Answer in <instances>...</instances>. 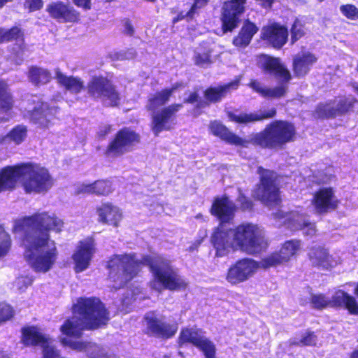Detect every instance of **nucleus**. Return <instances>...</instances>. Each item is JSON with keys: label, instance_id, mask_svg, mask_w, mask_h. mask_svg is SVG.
Listing matches in <instances>:
<instances>
[{"label": "nucleus", "instance_id": "nucleus-1", "mask_svg": "<svg viewBox=\"0 0 358 358\" xmlns=\"http://www.w3.org/2000/svg\"><path fill=\"white\" fill-rule=\"evenodd\" d=\"M63 221L55 213L42 212L24 217L20 227L24 231V256L31 268L38 273H47L56 262L58 252L50 231L59 232Z\"/></svg>", "mask_w": 358, "mask_h": 358}, {"label": "nucleus", "instance_id": "nucleus-2", "mask_svg": "<svg viewBox=\"0 0 358 358\" xmlns=\"http://www.w3.org/2000/svg\"><path fill=\"white\" fill-rule=\"evenodd\" d=\"M109 320L108 313L98 299L80 298L73 307V315L61 326L65 337L61 338L64 345L79 352H85L88 358H119L116 355L96 343L75 341L84 329H96Z\"/></svg>", "mask_w": 358, "mask_h": 358}, {"label": "nucleus", "instance_id": "nucleus-3", "mask_svg": "<svg viewBox=\"0 0 358 358\" xmlns=\"http://www.w3.org/2000/svg\"><path fill=\"white\" fill-rule=\"evenodd\" d=\"M142 265L150 266L154 277L150 285L155 290H176L186 286L185 280L178 275L169 260L161 257L154 259L150 256H143L138 259L135 254L129 253L115 255L108 262V277L115 283L113 288L117 289L131 280L137 275Z\"/></svg>", "mask_w": 358, "mask_h": 358}, {"label": "nucleus", "instance_id": "nucleus-4", "mask_svg": "<svg viewBox=\"0 0 358 358\" xmlns=\"http://www.w3.org/2000/svg\"><path fill=\"white\" fill-rule=\"evenodd\" d=\"M211 243L218 257L227 255L231 249L254 255L268 247L262 229L252 224H241L234 230H227L220 226L212 234Z\"/></svg>", "mask_w": 358, "mask_h": 358}, {"label": "nucleus", "instance_id": "nucleus-5", "mask_svg": "<svg viewBox=\"0 0 358 358\" xmlns=\"http://www.w3.org/2000/svg\"><path fill=\"white\" fill-rule=\"evenodd\" d=\"M21 179L27 193L45 194L54 185L48 169L37 164H27L6 167L0 172V192L13 188Z\"/></svg>", "mask_w": 358, "mask_h": 358}, {"label": "nucleus", "instance_id": "nucleus-6", "mask_svg": "<svg viewBox=\"0 0 358 358\" xmlns=\"http://www.w3.org/2000/svg\"><path fill=\"white\" fill-rule=\"evenodd\" d=\"M294 134L293 124L285 121H275L263 131L255 134L251 141L263 148H275L292 141Z\"/></svg>", "mask_w": 358, "mask_h": 358}, {"label": "nucleus", "instance_id": "nucleus-7", "mask_svg": "<svg viewBox=\"0 0 358 358\" xmlns=\"http://www.w3.org/2000/svg\"><path fill=\"white\" fill-rule=\"evenodd\" d=\"M258 173L260 175V185L254 192L253 196L267 206L276 205L280 200L278 188L275 181V172L259 167Z\"/></svg>", "mask_w": 358, "mask_h": 358}, {"label": "nucleus", "instance_id": "nucleus-8", "mask_svg": "<svg viewBox=\"0 0 358 358\" xmlns=\"http://www.w3.org/2000/svg\"><path fill=\"white\" fill-rule=\"evenodd\" d=\"M87 88L91 96L101 99L108 106H114L119 103L120 98L118 92L106 78H92L88 83Z\"/></svg>", "mask_w": 358, "mask_h": 358}, {"label": "nucleus", "instance_id": "nucleus-9", "mask_svg": "<svg viewBox=\"0 0 358 358\" xmlns=\"http://www.w3.org/2000/svg\"><path fill=\"white\" fill-rule=\"evenodd\" d=\"M259 268L258 262L251 258H243L229 267L226 280L231 285L243 282L253 277Z\"/></svg>", "mask_w": 358, "mask_h": 358}, {"label": "nucleus", "instance_id": "nucleus-10", "mask_svg": "<svg viewBox=\"0 0 358 358\" xmlns=\"http://www.w3.org/2000/svg\"><path fill=\"white\" fill-rule=\"evenodd\" d=\"M147 334L162 338L173 337L178 331V324L176 322L168 323L165 318L157 314L155 312H149L145 317Z\"/></svg>", "mask_w": 358, "mask_h": 358}, {"label": "nucleus", "instance_id": "nucleus-11", "mask_svg": "<svg viewBox=\"0 0 358 358\" xmlns=\"http://www.w3.org/2000/svg\"><path fill=\"white\" fill-rule=\"evenodd\" d=\"M355 99L352 96L336 97L318 105L315 115L320 118L334 117L342 115L353 106Z\"/></svg>", "mask_w": 358, "mask_h": 358}, {"label": "nucleus", "instance_id": "nucleus-12", "mask_svg": "<svg viewBox=\"0 0 358 358\" xmlns=\"http://www.w3.org/2000/svg\"><path fill=\"white\" fill-rule=\"evenodd\" d=\"M140 137L134 131L123 129L118 131L115 139L109 144L106 155L108 157H117L133 149L138 143Z\"/></svg>", "mask_w": 358, "mask_h": 358}, {"label": "nucleus", "instance_id": "nucleus-13", "mask_svg": "<svg viewBox=\"0 0 358 358\" xmlns=\"http://www.w3.org/2000/svg\"><path fill=\"white\" fill-rule=\"evenodd\" d=\"M192 343L199 348L204 353L206 358H215V348L214 345L203 334L201 329L186 328L181 331L179 343Z\"/></svg>", "mask_w": 358, "mask_h": 358}, {"label": "nucleus", "instance_id": "nucleus-14", "mask_svg": "<svg viewBox=\"0 0 358 358\" xmlns=\"http://www.w3.org/2000/svg\"><path fill=\"white\" fill-rule=\"evenodd\" d=\"M182 107V104H172L152 112V130L158 136L164 130L171 129L175 123V114Z\"/></svg>", "mask_w": 358, "mask_h": 358}, {"label": "nucleus", "instance_id": "nucleus-15", "mask_svg": "<svg viewBox=\"0 0 358 358\" xmlns=\"http://www.w3.org/2000/svg\"><path fill=\"white\" fill-rule=\"evenodd\" d=\"M245 0H230L222 7V27L224 31H231L238 26L239 15L244 10Z\"/></svg>", "mask_w": 358, "mask_h": 358}, {"label": "nucleus", "instance_id": "nucleus-16", "mask_svg": "<svg viewBox=\"0 0 358 358\" xmlns=\"http://www.w3.org/2000/svg\"><path fill=\"white\" fill-rule=\"evenodd\" d=\"M94 252V245L92 240L87 239L80 242L72 256L76 273L83 272L89 268Z\"/></svg>", "mask_w": 358, "mask_h": 358}, {"label": "nucleus", "instance_id": "nucleus-17", "mask_svg": "<svg viewBox=\"0 0 358 358\" xmlns=\"http://www.w3.org/2000/svg\"><path fill=\"white\" fill-rule=\"evenodd\" d=\"M312 203L317 213H324L336 209L338 201L333 188L322 187L314 194Z\"/></svg>", "mask_w": 358, "mask_h": 358}, {"label": "nucleus", "instance_id": "nucleus-18", "mask_svg": "<svg viewBox=\"0 0 358 358\" xmlns=\"http://www.w3.org/2000/svg\"><path fill=\"white\" fill-rule=\"evenodd\" d=\"M58 111V107L41 102L30 112V119L38 127L48 128L55 118Z\"/></svg>", "mask_w": 358, "mask_h": 358}, {"label": "nucleus", "instance_id": "nucleus-19", "mask_svg": "<svg viewBox=\"0 0 358 358\" xmlns=\"http://www.w3.org/2000/svg\"><path fill=\"white\" fill-rule=\"evenodd\" d=\"M308 257L313 266L324 269L333 268L340 262L338 257L330 255L327 250L321 246H315L310 248Z\"/></svg>", "mask_w": 358, "mask_h": 358}, {"label": "nucleus", "instance_id": "nucleus-20", "mask_svg": "<svg viewBox=\"0 0 358 358\" xmlns=\"http://www.w3.org/2000/svg\"><path fill=\"white\" fill-rule=\"evenodd\" d=\"M236 210L235 203L227 196H224L214 200L210 212L222 222H228L233 219Z\"/></svg>", "mask_w": 358, "mask_h": 358}, {"label": "nucleus", "instance_id": "nucleus-21", "mask_svg": "<svg viewBox=\"0 0 358 358\" xmlns=\"http://www.w3.org/2000/svg\"><path fill=\"white\" fill-rule=\"evenodd\" d=\"M47 11L50 15L62 22H74L79 20L80 14L69 4L56 2L48 6Z\"/></svg>", "mask_w": 358, "mask_h": 358}, {"label": "nucleus", "instance_id": "nucleus-22", "mask_svg": "<svg viewBox=\"0 0 358 358\" xmlns=\"http://www.w3.org/2000/svg\"><path fill=\"white\" fill-rule=\"evenodd\" d=\"M259 65L266 72L273 74L283 81L290 79L289 72L280 63L279 59L268 55H262L259 58Z\"/></svg>", "mask_w": 358, "mask_h": 358}, {"label": "nucleus", "instance_id": "nucleus-23", "mask_svg": "<svg viewBox=\"0 0 358 358\" xmlns=\"http://www.w3.org/2000/svg\"><path fill=\"white\" fill-rule=\"evenodd\" d=\"M208 128L210 132L213 135L220 138L227 143L234 145L246 146V144L248 143V141L242 139L235 134L230 131L220 122L216 120L210 122Z\"/></svg>", "mask_w": 358, "mask_h": 358}, {"label": "nucleus", "instance_id": "nucleus-24", "mask_svg": "<svg viewBox=\"0 0 358 358\" xmlns=\"http://www.w3.org/2000/svg\"><path fill=\"white\" fill-rule=\"evenodd\" d=\"M329 301L330 307L345 308L350 314L358 315V303L356 299L343 290L335 292Z\"/></svg>", "mask_w": 358, "mask_h": 358}, {"label": "nucleus", "instance_id": "nucleus-25", "mask_svg": "<svg viewBox=\"0 0 358 358\" xmlns=\"http://www.w3.org/2000/svg\"><path fill=\"white\" fill-rule=\"evenodd\" d=\"M263 36L275 48H280L287 40V28L278 24H273L263 29Z\"/></svg>", "mask_w": 358, "mask_h": 358}, {"label": "nucleus", "instance_id": "nucleus-26", "mask_svg": "<svg viewBox=\"0 0 358 358\" xmlns=\"http://www.w3.org/2000/svg\"><path fill=\"white\" fill-rule=\"evenodd\" d=\"M54 73V78L57 80V84L66 91L72 94H78L84 88V82L81 78L72 76H68L63 73L59 68H56Z\"/></svg>", "mask_w": 358, "mask_h": 358}, {"label": "nucleus", "instance_id": "nucleus-27", "mask_svg": "<svg viewBox=\"0 0 358 358\" xmlns=\"http://www.w3.org/2000/svg\"><path fill=\"white\" fill-rule=\"evenodd\" d=\"M99 221L103 223L117 227L122 218L120 208L111 203H103L96 210Z\"/></svg>", "mask_w": 358, "mask_h": 358}, {"label": "nucleus", "instance_id": "nucleus-28", "mask_svg": "<svg viewBox=\"0 0 358 358\" xmlns=\"http://www.w3.org/2000/svg\"><path fill=\"white\" fill-rule=\"evenodd\" d=\"M317 57L310 52L298 53L295 55L293 60L294 74L298 77L304 76L317 62Z\"/></svg>", "mask_w": 358, "mask_h": 358}, {"label": "nucleus", "instance_id": "nucleus-29", "mask_svg": "<svg viewBox=\"0 0 358 358\" xmlns=\"http://www.w3.org/2000/svg\"><path fill=\"white\" fill-rule=\"evenodd\" d=\"M239 85V80H235L223 85L209 87L204 92L206 99L211 103L220 101L232 90H236Z\"/></svg>", "mask_w": 358, "mask_h": 358}, {"label": "nucleus", "instance_id": "nucleus-30", "mask_svg": "<svg viewBox=\"0 0 358 358\" xmlns=\"http://www.w3.org/2000/svg\"><path fill=\"white\" fill-rule=\"evenodd\" d=\"M114 187L108 180H98L93 183H83L78 187V193L94 194L106 196L113 192Z\"/></svg>", "mask_w": 358, "mask_h": 358}, {"label": "nucleus", "instance_id": "nucleus-31", "mask_svg": "<svg viewBox=\"0 0 358 358\" xmlns=\"http://www.w3.org/2000/svg\"><path fill=\"white\" fill-rule=\"evenodd\" d=\"M22 33L18 27H13L10 29L0 28V43L8 42L13 40H17L19 43V51L17 52L16 64H20L23 61V41L21 38Z\"/></svg>", "mask_w": 358, "mask_h": 358}, {"label": "nucleus", "instance_id": "nucleus-32", "mask_svg": "<svg viewBox=\"0 0 358 358\" xmlns=\"http://www.w3.org/2000/svg\"><path fill=\"white\" fill-rule=\"evenodd\" d=\"M276 113L275 108H272L267 112H260L259 113H239L235 114L229 113V118L238 123H249L263 119L273 117Z\"/></svg>", "mask_w": 358, "mask_h": 358}, {"label": "nucleus", "instance_id": "nucleus-33", "mask_svg": "<svg viewBox=\"0 0 358 358\" xmlns=\"http://www.w3.org/2000/svg\"><path fill=\"white\" fill-rule=\"evenodd\" d=\"M175 90V87L167 88L156 92L149 98L146 105L147 109L152 112L157 111L159 107L165 105L169 101Z\"/></svg>", "mask_w": 358, "mask_h": 358}, {"label": "nucleus", "instance_id": "nucleus-34", "mask_svg": "<svg viewBox=\"0 0 358 358\" xmlns=\"http://www.w3.org/2000/svg\"><path fill=\"white\" fill-rule=\"evenodd\" d=\"M258 28L250 22H246L238 35L233 40V43L236 47L245 48L249 45L252 36L257 33Z\"/></svg>", "mask_w": 358, "mask_h": 358}, {"label": "nucleus", "instance_id": "nucleus-35", "mask_svg": "<svg viewBox=\"0 0 358 358\" xmlns=\"http://www.w3.org/2000/svg\"><path fill=\"white\" fill-rule=\"evenodd\" d=\"M28 78L35 85H45L52 80V74L47 69L32 66L29 69Z\"/></svg>", "mask_w": 358, "mask_h": 358}, {"label": "nucleus", "instance_id": "nucleus-36", "mask_svg": "<svg viewBox=\"0 0 358 358\" xmlns=\"http://www.w3.org/2000/svg\"><path fill=\"white\" fill-rule=\"evenodd\" d=\"M254 91L266 98H280L286 93V87L284 85L274 88L264 87L259 82L253 80L250 84Z\"/></svg>", "mask_w": 358, "mask_h": 358}, {"label": "nucleus", "instance_id": "nucleus-37", "mask_svg": "<svg viewBox=\"0 0 358 358\" xmlns=\"http://www.w3.org/2000/svg\"><path fill=\"white\" fill-rule=\"evenodd\" d=\"M299 216L306 217V216L304 215L299 214L297 212H290L285 213L282 210H278L274 215V217L279 222V225H287L288 228L294 231L297 229L292 227V224L297 222L303 224V221H301V220L298 217Z\"/></svg>", "mask_w": 358, "mask_h": 358}, {"label": "nucleus", "instance_id": "nucleus-38", "mask_svg": "<svg viewBox=\"0 0 358 358\" xmlns=\"http://www.w3.org/2000/svg\"><path fill=\"white\" fill-rule=\"evenodd\" d=\"M301 246V241L299 240H290L286 241L280 250V253L282 256L284 261L287 262L290 260L291 257L296 255L300 250Z\"/></svg>", "mask_w": 358, "mask_h": 358}, {"label": "nucleus", "instance_id": "nucleus-39", "mask_svg": "<svg viewBox=\"0 0 358 358\" xmlns=\"http://www.w3.org/2000/svg\"><path fill=\"white\" fill-rule=\"evenodd\" d=\"M258 263L259 264V268H268L286 262L284 261V259L280 252H275L262 258Z\"/></svg>", "mask_w": 358, "mask_h": 358}, {"label": "nucleus", "instance_id": "nucleus-40", "mask_svg": "<svg viewBox=\"0 0 358 358\" xmlns=\"http://www.w3.org/2000/svg\"><path fill=\"white\" fill-rule=\"evenodd\" d=\"M27 129L25 126L18 125L14 127L6 136V141L14 142L16 145L20 144L27 137Z\"/></svg>", "mask_w": 358, "mask_h": 358}, {"label": "nucleus", "instance_id": "nucleus-41", "mask_svg": "<svg viewBox=\"0 0 358 358\" xmlns=\"http://www.w3.org/2000/svg\"><path fill=\"white\" fill-rule=\"evenodd\" d=\"M211 49L209 48H199L194 53V62L196 65L204 66L211 63Z\"/></svg>", "mask_w": 358, "mask_h": 358}, {"label": "nucleus", "instance_id": "nucleus-42", "mask_svg": "<svg viewBox=\"0 0 358 358\" xmlns=\"http://www.w3.org/2000/svg\"><path fill=\"white\" fill-rule=\"evenodd\" d=\"M13 106V100L10 93L7 91L6 85L0 81V108L4 110H9Z\"/></svg>", "mask_w": 358, "mask_h": 358}, {"label": "nucleus", "instance_id": "nucleus-43", "mask_svg": "<svg viewBox=\"0 0 358 358\" xmlns=\"http://www.w3.org/2000/svg\"><path fill=\"white\" fill-rule=\"evenodd\" d=\"M303 221L301 223H294L292 227L296 229H301L303 231V234L306 236H313L316 233V228L314 223L310 222L307 217H298Z\"/></svg>", "mask_w": 358, "mask_h": 358}, {"label": "nucleus", "instance_id": "nucleus-44", "mask_svg": "<svg viewBox=\"0 0 358 358\" xmlns=\"http://www.w3.org/2000/svg\"><path fill=\"white\" fill-rule=\"evenodd\" d=\"M207 0H194V3L192 4L191 8L184 13V12H181L178 16V19H192L195 14H196L199 9L204 7L207 4Z\"/></svg>", "mask_w": 358, "mask_h": 358}, {"label": "nucleus", "instance_id": "nucleus-45", "mask_svg": "<svg viewBox=\"0 0 358 358\" xmlns=\"http://www.w3.org/2000/svg\"><path fill=\"white\" fill-rule=\"evenodd\" d=\"M317 341V337L313 332H307L301 336V339L294 338L289 342L290 345L312 346L316 345Z\"/></svg>", "mask_w": 358, "mask_h": 358}, {"label": "nucleus", "instance_id": "nucleus-46", "mask_svg": "<svg viewBox=\"0 0 358 358\" xmlns=\"http://www.w3.org/2000/svg\"><path fill=\"white\" fill-rule=\"evenodd\" d=\"M290 32L292 43H294L301 38L306 33L303 24L299 20H296L294 22Z\"/></svg>", "mask_w": 358, "mask_h": 358}, {"label": "nucleus", "instance_id": "nucleus-47", "mask_svg": "<svg viewBox=\"0 0 358 358\" xmlns=\"http://www.w3.org/2000/svg\"><path fill=\"white\" fill-rule=\"evenodd\" d=\"M341 14L350 20H358V8L353 4H345L340 6Z\"/></svg>", "mask_w": 358, "mask_h": 358}, {"label": "nucleus", "instance_id": "nucleus-48", "mask_svg": "<svg viewBox=\"0 0 358 358\" xmlns=\"http://www.w3.org/2000/svg\"><path fill=\"white\" fill-rule=\"evenodd\" d=\"M10 246V236L0 227V257L4 256Z\"/></svg>", "mask_w": 358, "mask_h": 358}, {"label": "nucleus", "instance_id": "nucleus-49", "mask_svg": "<svg viewBox=\"0 0 358 358\" xmlns=\"http://www.w3.org/2000/svg\"><path fill=\"white\" fill-rule=\"evenodd\" d=\"M311 303L315 308H324L327 306L330 307V301L328 297L324 294H314L311 296Z\"/></svg>", "mask_w": 358, "mask_h": 358}, {"label": "nucleus", "instance_id": "nucleus-50", "mask_svg": "<svg viewBox=\"0 0 358 358\" xmlns=\"http://www.w3.org/2000/svg\"><path fill=\"white\" fill-rule=\"evenodd\" d=\"M236 201L243 210H251L252 208V202L248 199L241 190H239V194Z\"/></svg>", "mask_w": 358, "mask_h": 358}, {"label": "nucleus", "instance_id": "nucleus-51", "mask_svg": "<svg viewBox=\"0 0 358 358\" xmlns=\"http://www.w3.org/2000/svg\"><path fill=\"white\" fill-rule=\"evenodd\" d=\"M13 314L12 308L6 304L0 305V322L10 319Z\"/></svg>", "mask_w": 358, "mask_h": 358}, {"label": "nucleus", "instance_id": "nucleus-52", "mask_svg": "<svg viewBox=\"0 0 358 358\" xmlns=\"http://www.w3.org/2000/svg\"><path fill=\"white\" fill-rule=\"evenodd\" d=\"M33 279L31 278L22 276L17 279L15 284L19 289H23L31 285Z\"/></svg>", "mask_w": 358, "mask_h": 358}, {"label": "nucleus", "instance_id": "nucleus-53", "mask_svg": "<svg viewBox=\"0 0 358 358\" xmlns=\"http://www.w3.org/2000/svg\"><path fill=\"white\" fill-rule=\"evenodd\" d=\"M24 6L30 11L39 10L43 7L42 0H25Z\"/></svg>", "mask_w": 358, "mask_h": 358}, {"label": "nucleus", "instance_id": "nucleus-54", "mask_svg": "<svg viewBox=\"0 0 358 358\" xmlns=\"http://www.w3.org/2000/svg\"><path fill=\"white\" fill-rule=\"evenodd\" d=\"M199 94L196 92H192L185 99V102L189 103H198L199 108L203 107L206 103L201 101H199Z\"/></svg>", "mask_w": 358, "mask_h": 358}, {"label": "nucleus", "instance_id": "nucleus-55", "mask_svg": "<svg viewBox=\"0 0 358 358\" xmlns=\"http://www.w3.org/2000/svg\"><path fill=\"white\" fill-rule=\"evenodd\" d=\"M136 56V52L133 49L128 50L124 52H121L117 54L118 59H131Z\"/></svg>", "mask_w": 358, "mask_h": 358}, {"label": "nucleus", "instance_id": "nucleus-56", "mask_svg": "<svg viewBox=\"0 0 358 358\" xmlns=\"http://www.w3.org/2000/svg\"><path fill=\"white\" fill-rule=\"evenodd\" d=\"M91 0H73L76 5L83 8L85 10H89L91 8Z\"/></svg>", "mask_w": 358, "mask_h": 358}, {"label": "nucleus", "instance_id": "nucleus-57", "mask_svg": "<svg viewBox=\"0 0 358 358\" xmlns=\"http://www.w3.org/2000/svg\"><path fill=\"white\" fill-rule=\"evenodd\" d=\"M319 176H316L317 180L316 182L317 183H326L329 182L331 179V175H327L326 173H318Z\"/></svg>", "mask_w": 358, "mask_h": 358}, {"label": "nucleus", "instance_id": "nucleus-58", "mask_svg": "<svg viewBox=\"0 0 358 358\" xmlns=\"http://www.w3.org/2000/svg\"><path fill=\"white\" fill-rule=\"evenodd\" d=\"M124 33L128 36H132L134 34V29L128 20L124 22Z\"/></svg>", "mask_w": 358, "mask_h": 358}, {"label": "nucleus", "instance_id": "nucleus-59", "mask_svg": "<svg viewBox=\"0 0 358 358\" xmlns=\"http://www.w3.org/2000/svg\"><path fill=\"white\" fill-rule=\"evenodd\" d=\"M110 131V126L105 125L99 129L98 134L99 136H105Z\"/></svg>", "mask_w": 358, "mask_h": 358}, {"label": "nucleus", "instance_id": "nucleus-60", "mask_svg": "<svg viewBox=\"0 0 358 358\" xmlns=\"http://www.w3.org/2000/svg\"><path fill=\"white\" fill-rule=\"evenodd\" d=\"M133 299H134V300H136V297L134 296V295H133L131 299L125 298L124 299H123L122 303L126 304V305H128V304H129L131 303V300Z\"/></svg>", "mask_w": 358, "mask_h": 358}, {"label": "nucleus", "instance_id": "nucleus-61", "mask_svg": "<svg viewBox=\"0 0 358 358\" xmlns=\"http://www.w3.org/2000/svg\"><path fill=\"white\" fill-rule=\"evenodd\" d=\"M12 0H0V8H1L6 3L10 2Z\"/></svg>", "mask_w": 358, "mask_h": 358}, {"label": "nucleus", "instance_id": "nucleus-62", "mask_svg": "<svg viewBox=\"0 0 358 358\" xmlns=\"http://www.w3.org/2000/svg\"><path fill=\"white\" fill-rule=\"evenodd\" d=\"M350 358H358V350L352 352Z\"/></svg>", "mask_w": 358, "mask_h": 358}, {"label": "nucleus", "instance_id": "nucleus-63", "mask_svg": "<svg viewBox=\"0 0 358 358\" xmlns=\"http://www.w3.org/2000/svg\"><path fill=\"white\" fill-rule=\"evenodd\" d=\"M355 294L358 297V283H357V285L356 286L355 289Z\"/></svg>", "mask_w": 358, "mask_h": 358}, {"label": "nucleus", "instance_id": "nucleus-64", "mask_svg": "<svg viewBox=\"0 0 358 358\" xmlns=\"http://www.w3.org/2000/svg\"><path fill=\"white\" fill-rule=\"evenodd\" d=\"M353 88H354L355 92L358 93V85H355V84L353 85Z\"/></svg>", "mask_w": 358, "mask_h": 358}]
</instances>
